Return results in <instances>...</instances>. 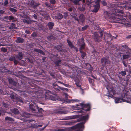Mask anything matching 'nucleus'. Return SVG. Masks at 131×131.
Segmentation results:
<instances>
[{"mask_svg": "<svg viewBox=\"0 0 131 131\" xmlns=\"http://www.w3.org/2000/svg\"><path fill=\"white\" fill-rule=\"evenodd\" d=\"M71 101L70 102H72L73 103L74 102H78L79 101L78 99H75L74 100H71Z\"/></svg>", "mask_w": 131, "mask_h": 131, "instance_id": "nucleus-53", "label": "nucleus"}, {"mask_svg": "<svg viewBox=\"0 0 131 131\" xmlns=\"http://www.w3.org/2000/svg\"><path fill=\"white\" fill-rule=\"evenodd\" d=\"M66 111H60L58 112V113L60 114H66Z\"/></svg>", "mask_w": 131, "mask_h": 131, "instance_id": "nucleus-41", "label": "nucleus"}, {"mask_svg": "<svg viewBox=\"0 0 131 131\" xmlns=\"http://www.w3.org/2000/svg\"><path fill=\"white\" fill-rule=\"evenodd\" d=\"M24 41V40L23 38L20 37H18L17 38V40H16L15 41L17 43H23Z\"/></svg>", "mask_w": 131, "mask_h": 131, "instance_id": "nucleus-18", "label": "nucleus"}, {"mask_svg": "<svg viewBox=\"0 0 131 131\" xmlns=\"http://www.w3.org/2000/svg\"><path fill=\"white\" fill-rule=\"evenodd\" d=\"M45 93V97L46 98L49 99L54 101L59 100V97L56 95L54 94L53 92H52L51 91L49 90H47Z\"/></svg>", "mask_w": 131, "mask_h": 131, "instance_id": "nucleus-7", "label": "nucleus"}, {"mask_svg": "<svg viewBox=\"0 0 131 131\" xmlns=\"http://www.w3.org/2000/svg\"><path fill=\"white\" fill-rule=\"evenodd\" d=\"M14 18V17L13 16H9L8 19L10 20H13Z\"/></svg>", "mask_w": 131, "mask_h": 131, "instance_id": "nucleus-54", "label": "nucleus"}, {"mask_svg": "<svg viewBox=\"0 0 131 131\" xmlns=\"http://www.w3.org/2000/svg\"><path fill=\"white\" fill-rule=\"evenodd\" d=\"M126 75V72L125 70L122 71L118 72V74L117 75V76L119 79V80H122V77L123 76L125 77Z\"/></svg>", "mask_w": 131, "mask_h": 131, "instance_id": "nucleus-12", "label": "nucleus"}, {"mask_svg": "<svg viewBox=\"0 0 131 131\" xmlns=\"http://www.w3.org/2000/svg\"><path fill=\"white\" fill-rule=\"evenodd\" d=\"M80 52L81 54V57L83 59H84V57L86 56V53L84 52L83 51H81L80 50Z\"/></svg>", "mask_w": 131, "mask_h": 131, "instance_id": "nucleus-29", "label": "nucleus"}, {"mask_svg": "<svg viewBox=\"0 0 131 131\" xmlns=\"http://www.w3.org/2000/svg\"><path fill=\"white\" fill-rule=\"evenodd\" d=\"M63 17V16L61 13H59L58 15V18L60 20L62 19Z\"/></svg>", "mask_w": 131, "mask_h": 131, "instance_id": "nucleus-38", "label": "nucleus"}, {"mask_svg": "<svg viewBox=\"0 0 131 131\" xmlns=\"http://www.w3.org/2000/svg\"><path fill=\"white\" fill-rule=\"evenodd\" d=\"M119 50L120 51H128L129 49L128 47L125 45L120 46L119 47Z\"/></svg>", "mask_w": 131, "mask_h": 131, "instance_id": "nucleus-13", "label": "nucleus"}, {"mask_svg": "<svg viewBox=\"0 0 131 131\" xmlns=\"http://www.w3.org/2000/svg\"><path fill=\"white\" fill-rule=\"evenodd\" d=\"M11 112L12 113L15 114H18L19 113L18 109L16 108H14L11 110Z\"/></svg>", "mask_w": 131, "mask_h": 131, "instance_id": "nucleus-24", "label": "nucleus"}, {"mask_svg": "<svg viewBox=\"0 0 131 131\" xmlns=\"http://www.w3.org/2000/svg\"><path fill=\"white\" fill-rule=\"evenodd\" d=\"M101 62L102 66L106 68L110 64V61L108 56H105L101 58Z\"/></svg>", "mask_w": 131, "mask_h": 131, "instance_id": "nucleus-9", "label": "nucleus"}, {"mask_svg": "<svg viewBox=\"0 0 131 131\" xmlns=\"http://www.w3.org/2000/svg\"><path fill=\"white\" fill-rule=\"evenodd\" d=\"M125 71L128 72L129 74H131V67L129 66L126 69Z\"/></svg>", "mask_w": 131, "mask_h": 131, "instance_id": "nucleus-30", "label": "nucleus"}, {"mask_svg": "<svg viewBox=\"0 0 131 131\" xmlns=\"http://www.w3.org/2000/svg\"><path fill=\"white\" fill-rule=\"evenodd\" d=\"M15 24L14 23H12L11 25L9 27V29H12L15 28Z\"/></svg>", "mask_w": 131, "mask_h": 131, "instance_id": "nucleus-33", "label": "nucleus"}, {"mask_svg": "<svg viewBox=\"0 0 131 131\" xmlns=\"http://www.w3.org/2000/svg\"><path fill=\"white\" fill-rule=\"evenodd\" d=\"M54 88L55 89V90L57 91H60L59 89L61 90V87L59 86L58 85L56 84H53Z\"/></svg>", "mask_w": 131, "mask_h": 131, "instance_id": "nucleus-21", "label": "nucleus"}, {"mask_svg": "<svg viewBox=\"0 0 131 131\" xmlns=\"http://www.w3.org/2000/svg\"><path fill=\"white\" fill-rule=\"evenodd\" d=\"M73 7H69L68 9V10L69 12H71L73 9Z\"/></svg>", "mask_w": 131, "mask_h": 131, "instance_id": "nucleus-56", "label": "nucleus"}, {"mask_svg": "<svg viewBox=\"0 0 131 131\" xmlns=\"http://www.w3.org/2000/svg\"><path fill=\"white\" fill-rule=\"evenodd\" d=\"M10 98L13 100V102H16V96H15L13 94H10Z\"/></svg>", "mask_w": 131, "mask_h": 131, "instance_id": "nucleus-32", "label": "nucleus"}, {"mask_svg": "<svg viewBox=\"0 0 131 131\" xmlns=\"http://www.w3.org/2000/svg\"><path fill=\"white\" fill-rule=\"evenodd\" d=\"M71 1L72 3H74L75 5H80V4H79V2L78 0H71Z\"/></svg>", "mask_w": 131, "mask_h": 131, "instance_id": "nucleus-35", "label": "nucleus"}, {"mask_svg": "<svg viewBox=\"0 0 131 131\" xmlns=\"http://www.w3.org/2000/svg\"><path fill=\"white\" fill-rule=\"evenodd\" d=\"M10 10L12 12H17L16 9L15 8H10Z\"/></svg>", "mask_w": 131, "mask_h": 131, "instance_id": "nucleus-47", "label": "nucleus"}, {"mask_svg": "<svg viewBox=\"0 0 131 131\" xmlns=\"http://www.w3.org/2000/svg\"><path fill=\"white\" fill-rule=\"evenodd\" d=\"M8 81L10 84H11L14 86H16V85L17 83L11 79H9Z\"/></svg>", "mask_w": 131, "mask_h": 131, "instance_id": "nucleus-22", "label": "nucleus"}, {"mask_svg": "<svg viewBox=\"0 0 131 131\" xmlns=\"http://www.w3.org/2000/svg\"><path fill=\"white\" fill-rule=\"evenodd\" d=\"M32 17L36 19H37V16L35 14H34L32 15Z\"/></svg>", "mask_w": 131, "mask_h": 131, "instance_id": "nucleus-57", "label": "nucleus"}, {"mask_svg": "<svg viewBox=\"0 0 131 131\" xmlns=\"http://www.w3.org/2000/svg\"><path fill=\"white\" fill-rule=\"evenodd\" d=\"M123 54V53L119 52L117 53V57L118 58H121L122 60L123 59V58H122V56Z\"/></svg>", "mask_w": 131, "mask_h": 131, "instance_id": "nucleus-34", "label": "nucleus"}, {"mask_svg": "<svg viewBox=\"0 0 131 131\" xmlns=\"http://www.w3.org/2000/svg\"><path fill=\"white\" fill-rule=\"evenodd\" d=\"M1 50L3 52H6L7 51V49L6 48H1Z\"/></svg>", "mask_w": 131, "mask_h": 131, "instance_id": "nucleus-40", "label": "nucleus"}, {"mask_svg": "<svg viewBox=\"0 0 131 131\" xmlns=\"http://www.w3.org/2000/svg\"><path fill=\"white\" fill-rule=\"evenodd\" d=\"M103 36V34L101 32H95L93 35L94 40L96 42H100L102 40Z\"/></svg>", "mask_w": 131, "mask_h": 131, "instance_id": "nucleus-8", "label": "nucleus"}, {"mask_svg": "<svg viewBox=\"0 0 131 131\" xmlns=\"http://www.w3.org/2000/svg\"><path fill=\"white\" fill-rule=\"evenodd\" d=\"M48 125H47L46 126H45L44 127L42 128H40V130L41 131H43L44 130V129L46 128V127Z\"/></svg>", "mask_w": 131, "mask_h": 131, "instance_id": "nucleus-64", "label": "nucleus"}, {"mask_svg": "<svg viewBox=\"0 0 131 131\" xmlns=\"http://www.w3.org/2000/svg\"><path fill=\"white\" fill-rule=\"evenodd\" d=\"M89 27L88 25H86L83 27L81 29V31H83L85 30L86 29Z\"/></svg>", "mask_w": 131, "mask_h": 131, "instance_id": "nucleus-39", "label": "nucleus"}, {"mask_svg": "<svg viewBox=\"0 0 131 131\" xmlns=\"http://www.w3.org/2000/svg\"><path fill=\"white\" fill-rule=\"evenodd\" d=\"M50 3L52 4H55L56 1L55 0H50Z\"/></svg>", "mask_w": 131, "mask_h": 131, "instance_id": "nucleus-44", "label": "nucleus"}, {"mask_svg": "<svg viewBox=\"0 0 131 131\" xmlns=\"http://www.w3.org/2000/svg\"><path fill=\"white\" fill-rule=\"evenodd\" d=\"M45 5L47 7H51V5L50 4H48L47 3H45Z\"/></svg>", "mask_w": 131, "mask_h": 131, "instance_id": "nucleus-51", "label": "nucleus"}, {"mask_svg": "<svg viewBox=\"0 0 131 131\" xmlns=\"http://www.w3.org/2000/svg\"><path fill=\"white\" fill-rule=\"evenodd\" d=\"M5 121H8L11 122L14 121V120L10 117L7 116L5 117Z\"/></svg>", "mask_w": 131, "mask_h": 131, "instance_id": "nucleus-28", "label": "nucleus"}, {"mask_svg": "<svg viewBox=\"0 0 131 131\" xmlns=\"http://www.w3.org/2000/svg\"><path fill=\"white\" fill-rule=\"evenodd\" d=\"M40 4L38 2H35L34 0H31L28 2V5L30 7L35 9Z\"/></svg>", "mask_w": 131, "mask_h": 131, "instance_id": "nucleus-10", "label": "nucleus"}, {"mask_svg": "<svg viewBox=\"0 0 131 131\" xmlns=\"http://www.w3.org/2000/svg\"><path fill=\"white\" fill-rule=\"evenodd\" d=\"M122 61L125 67H127V65L125 63V62L124 60H122Z\"/></svg>", "mask_w": 131, "mask_h": 131, "instance_id": "nucleus-58", "label": "nucleus"}, {"mask_svg": "<svg viewBox=\"0 0 131 131\" xmlns=\"http://www.w3.org/2000/svg\"><path fill=\"white\" fill-rule=\"evenodd\" d=\"M64 17L65 19H66L68 16V13L67 12H64Z\"/></svg>", "mask_w": 131, "mask_h": 131, "instance_id": "nucleus-46", "label": "nucleus"}, {"mask_svg": "<svg viewBox=\"0 0 131 131\" xmlns=\"http://www.w3.org/2000/svg\"><path fill=\"white\" fill-rule=\"evenodd\" d=\"M104 39L106 41L107 43L105 46L107 47V46L108 47L107 48L108 49H110V48L112 46V43L111 41L112 40L113 38H115V37L112 36L110 33H108L104 32Z\"/></svg>", "mask_w": 131, "mask_h": 131, "instance_id": "nucleus-5", "label": "nucleus"}, {"mask_svg": "<svg viewBox=\"0 0 131 131\" xmlns=\"http://www.w3.org/2000/svg\"><path fill=\"white\" fill-rule=\"evenodd\" d=\"M75 84L77 86L80 87L81 86V85L80 84V82L79 81H77L76 80H75Z\"/></svg>", "mask_w": 131, "mask_h": 131, "instance_id": "nucleus-37", "label": "nucleus"}, {"mask_svg": "<svg viewBox=\"0 0 131 131\" xmlns=\"http://www.w3.org/2000/svg\"><path fill=\"white\" fill-rule=\"evenodd\" d=\"M23 21L24 23L28 24H30L31 23L30 21L27 19H24Z\"/></svg>", "mask_w": 131, "mask_h": 131, "instance_id": "nucleus-45", "label": "nucleus"}, {"mask_svg": "<svg viewBox=\"0 0 131 131\" xmlns=\"http://www.w3.org/2000/svg\"><path fill=\"white\" fill-rule=\"evenodd\" d=\"M79 22H81L82 23L84 22L85 20V17L83 14H80L79 17Z\"/></svg>", "mask_w": 131, "mask_h": 131, "instance_id": "nucleus-15", "label": "nucleus"}, {"mask_svg": "<svg viewBox=\"0 0 131 131\" xmlns=\"http://www.w3.org/2000/svg\"><path fill=\"white\" fill-rule=\"evenodd\" d=\"M34 50L35 52H38L43 55H44L45 54V53L42 50L39 49H34Z\"/></svg>", "mask_w": 131, "mask_h": 131, "instance_id": "nucleus-20", "label": "nucleus"}, {"mask_svg": "<svg viewBox=\"0 0 131 131\" xmlns=\"http://www.w3.org/2000/svg\"><path fill=\"white\" fill-rule=\"evenodd\" d=\"M78 9L81 12H84L85 10V7H84L83 5H82V6H80L78 7Z\"/></svg>", "mask_w": 131, "mask_h": 131, "instance_id": "nucleus-26", "label": "nucleus"}, {"mask_svg": "<svg viewBox=\"0 0 131 131\" xmlns=\"http://www.w3.org/2000/svg\"><path fill=\"white\" fill-rule=\"evenodd\" d=\"M74 19H75V20H76L77 21L78 23L79 22V19H78L77 17H75L74 18Z\"/></svg>", "mask_w": 131, "mask_h": 131, "instance_id": "nucleus-63", "label": "nucleus"}, {"mask_svg": "<svg viewBox=\"0 0 131 131\" xmlns=\"http://www.w3.org/2000/svg\"><path fill=\"white\" fill-rule=\"evenodd\" d=\"M46 58H47V57H43L42 58V61L43 62H45V60L46 59Z\"/></svg>", "mask_w": 131, "mask_h": 131, "instance_id": "nucleus-60", "label": "nucleus"}, {"mask_svg": "<svg viewBox=\"0 0 131 131\" xmlns=\"http://www.w3.org/2000/svg\"><path fill=\"white\" fill-rule=\"evenodd\" d=\"M25 33L27 34H30V31L29 30H26L25 31Z\"/></svg>", "mask_w": 131, "mask_h": 131, "instance_id": "nucleus-62", "label": "nucleus"}, {"mask_svg": "<svg viewBox=\"0 0 131 131\" xmlns=\"http://www.w3.org/2000/svg\"><path fill=\"white\" fill-rule=\"evenodd\" d=\"M15 59V57H10L9 59V60L11 61L14 60Z\"/></svg>", "mask_w": 131, "mask_h": 131, "instance_id": "nucleus-50", "label": "nucleus"}, {"mask_svg": "<svg viewBox=\"0 0 131 131\" xmlns=\"http://www.w3.org/2000/svg\"><path fill=\"white\" fill-rule=\"evenodd\" d=\"M131 57V53L129 51L123 53V54L122 55L123 59L124 60H127Z\"/></svg>", "mask_w": 131, "mask_h": 131, "instance_id": "nucleus-11", "label": "nucleus"}, {"mask_svg": "<svg viewBox=\"0 0 131 131\" xmlns=\"http://www.w3.org/2000/svg\"><path fill=\"white\" fill-rule=\"evenodd\" d=\"M4 1L5 2L4 3V5L5 6L8 4V0H5Z\"/></svg>", "mask_w": 131, "mask_h": 131, "instance_id": "nucleus-48", "label": "nucleus"}, {"mask_svg": "<svg viewBox=\"0 0 131 131\" xmlns=\"http://www.w3.org/2000/svg\"><path fill=\"white\" fill-rule=\"evenodd\" d=\"M15 100L16 102H19L22 103H24V99L20 97H17Z\"/></svg>", "mask_w": 131, "mask_h": 131, "instance_id": "nucleus-19", "label": "nucleus"}, {"mask_svg": "<svg viewBox=\"0 0 131 131\" xmlns=\"http://www.w3.org/2000/svg\"><path fill=\"white\" fill-rule=\"evenodd\" d=\"M17 57L18 59L21 60L23 59V56L21 52L19 53Z\"/></svg>", "mask_w": 131, "mask_h": 131, "instance_id": "nucleus-31", "label": "nucleus"}, {"mask_svg": "<svg viewBox=\"0 0 131 131\" xmlns=\"http://www.w3.org/2000/svg\"><path fill=\"white\" fill-rule=\"evenodd\" d=\"M22 116L24 117L28 118L30 116L31 114L25 112H23L21 114Z\"/></svg>", "mask_w": 131, "mask_h": 131, "instance_id": "nucleus-16", "label": "nucleus"}, {"mask_svg": "<svg viewBox=\"0 0 131 131\" xmlns=\"http://www.w3.org/2000/svg\"><path fill=\"white\" fill-rule=\"evenodd\" d=\"M89 117V115L88 114L81 116L77 120V121L79 122L83 121L84 122L79 123L75 126L72 127H71L74 130V131H83V130L82 128H84V124L86 122V120L88 119Z\"/></svg>", "mask_w": 131, "mask_h": 131, "instance_id": "nucleus-3", "label": "nucleus"}, {"mask_svg": "<svg viewBox=\"0 0 131 131\" xmlns=\"http://www.w3.org/2000/svg\"><path fill=\"white\" fill-rule=\"evenodd\" d=\"M85 46V43L81 45L79 49L80 51V50H81V51H83L82 50L83 49H84Z\"/></svg>", "mask_w": 131, "mask_h": 131, "instance_id": "nucleus-36", "label": "nucleus"}, {"mask_svg": "<svg viewBox=\"0 0 131 131\" xmlns=\"http://www.w3.org/2000/svg\"><path fill=\"white\" fill-rule=\"evenodd\" d=\"M61 90H62L63 91H66L67 92H68V89L67 88H63L62 87H61Z\"/></svg>", "mask_w": 131, "mask_h": 131, "instance_id": "nucleus-52", "label": "nucleus"}, {"mask_svg": "<svg viewBox=\"0 0 131 131\" xmlns=\"http://www.w3.org/2000/svg\"><path fill=\"white\" fill-rule=\"evenodd\" d=\"M63 85H64L65 86L67 87L68 88H70V87H71V86L69 85V84H65L63 83Z\"/></svg>", "mask_w": 131, "mask_h": 131, "instance_id": "nucleus-55", "label": "nucleus"}, {"mask_svg": "<svg viewBox=\"0 0 131 131\" xmlns=\"http://www.w3.org/2000/svg\"><path fill=\"white\" fill-rule=\"evenodd\" d=\"M31 36L32 37H36L37 36V34L35 32H33L31 35Z\"/></svg>", "mask_w": 131, "mask_h": 131, "instance_id": "nucleus-42", "label": "nucleus"}, {"mask_svg": "<svg viewBox=\"0 0 131 131\" xmlns=\"http://www.w3.org/2000/svg\"><path fill=\"white\" fill-rule=\"evenodd\" d=\"M88 80L89 83H92L93 81V79L89 78L88 79Z\"/></svg>", "mask_w": 131, "mask_h": 131, "instance_id": "nucleus-59", "label": "nucleus"}, {"mask_svg": "<svg viewBox=\"0 0 131 131\" xmlns=\"http://www.w3.org/2000/svg\"><path fill=\"white\" fill-rule=\"evenodd\" d=\"M54 25V23L49 22L47 25V26L48 27L49 29L50 30H51L53 28Z\"/></svg>", "mask_w": 131, "mask_h": 131, "instance_id": "nucleus-17", "label": "nucleus"}, {"mask_svg": "<svg viewBox=\"0 0 131 131\" xmlns=\"http://www.w3.org/2000/svg\"><path fill=\"white\" fill-rule=\"evenodd\" d=\"M106 89L108 91V93L106 95L108 97L109 99L110 97L114 99L116 103L126 102L127 103H131V99H127L128 94L127 93H123L121 95V97L120 98L116 97L113 96L116 93V92L114 90L111 88L109 90L107 88H106Z\"/></svg>", "mask_w": 131, "mask_h": 131, "instance_id": "nucleus-2", "label": "nucleus"}, {"mask_svg": "<svg viewBox=\"0 0 131 131\" xmlns=\"http://www.w3.org/2000/svg\"><path fill=\"white\" fill-rule=\"evenodd\" d=\"M118 8L120 9L112 8L110 9L111 11L105 12L104 13V17L111 22L120 23L129 26L130 25V24L127 22L124 18L121 17L123 14L122 9L126 8V4L118 6Z\"/></svg>", "mask_w": 131, "mask_h": 131, "instance_id": "nucleus-1", "label": "nucleus"}, {"mask_svg": "<svg viewBox=\"0 0 131 131\" xmlns=\"http://www.w3.org/2000/svg\"><path fill=\"white\" fill-rule=\"evenodd\" d=\"M79 106L82 107L79 110L77 109L79 108L78 107H75V106H73V109L75 110H77V111H74L73 112L83 113L84 112V111H88L90 110L91 106L90 103L87 104L79 103Z\"/></svg>", "mask_w": 131, "mask_h": 131, "instance_id": "nucleus-4", "label": "nucleus"}, {"mask_svg": "<svg viewBox=\"0 0 131 131\" xmlns=\"http://www.w3.org/2000/svg\"><path fill=\"white\" fill-rule=\"evenodd\" d=\"M67 42L69 46L71 49L73 47H74V46L73 45V44L70 40L67 39Z\"/></svg>", "mask_w": 131, "mask_h": 131, "instance_id": "nucleus-23", "label": "nucleus"}, {"mask_svg": "<svg viewBox=\"0 0 131 131\" xmlns=\"http://www.w3.org/2000/svg\"><path fill=\"white\" fill-rule=\"evenodd\" d=\"M85 64L86 67L87 69L89 70H91L92 69L91 65L90 64L88 63H85Z\"/></svg>", "mask_w": 131, "mask_h": 131, "instance_id": "nucleus-25", "label": "nucleus"}, {"mask_svg": "<svg viewBox=\"0 0 131 131\" xmlns=\"http://www.w3.org/2000/svg\"><path fill=\"white\" fill-rule=\"evenodd\" d=\"M18 61L17 60H16L15 59L14 60V64L15 65H16L18 63Z\"/></svg>", "mask_w": 131, "mask_h": 131, "instance_id": "nucleus-61", "label": "nucleus"}, {"mask_svg": "<svg viewBox=\"0 0 131 131\" xmlns=\"http://www.w3.org/2000/svg\"><path fill=\"white\" fill-rule=\"evenodd\" d=\"M29 108L34 113H41L43 111L41 108L39 107L37 104L34 102H32L30 104Z\"/></svg>", "mask_w": 131, "mask_h": 131, "instance_id": "nucleus-6", "label": "nucleus"}, {"mask_svg": "<svg viewBox=\"0 0 131 131\" xmlns=\"http://www.w3.org/2000/svg\"><path fill=\"white\" fill-rule=\"evenodd\" d=\"M101 3H102L103 5L104 6H106L107 5V3L105 1H101Z\"/></svg>", "mask_w": 131, "mask_h": 131, "instance_id": "nucleus-43", "label": "nucleus"}, {"mask_svg": "<svg viewBox=\"0 0 131 131\" xmlns=\"http://www.w3.org/2000/svg\"><path fill=\"white\" fill-rule=\"evenodd\" d=\"M93 6L94 8L92 10V12L95 13L97 12L100 8V6L99 4L97 3L95 5H94Z\"/></svg>", "mask_w": 131, "mask_h": 131, "instance_id": "nucleus-14", "label": "nucleus"}, {"mask_svg": "<svg viewBox=\"0 0 131 131\" xmlns=\"http://www.w3.org/2000/svg\"><path fill=\"white\" fill-rule=\"evenodd\" d=\"M55 131H66V130L62 129H55Z\"/></svg>", "mask_w": 131, "mask_h": 131, "instance_id": "nucleus-49", "label": "nucleus"}, {"mask_svg": "<svg viewBox=\"0 0 131 131\" xmlns=\"http://www.w3.org/2000/svg\"><path fill=\"white\" fill-rule=\"evenodd\" d=\"M61 62V60H56L54 62V63L55 64L56 66H59L60 63Z\"/></svg>", "mask_w": 131, "mask_h": 131, "instance_id": "nucleus-27", "label": "nucleus"}]
</instances>
